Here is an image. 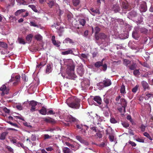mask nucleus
<instances>
[{
    "label": "nucleus",
    "instance_id": "obj_1",
    "mask_svg": "<svg viewBox=\"0 0 153 153\" xmlns=\"http://www.w3.org/2000/svg\"><path fill=\"white\" fill-rule=\"evenodd\" d=\"M63 61L64 65L67 66L66 72L69 78L71 79H74L76 76L74 73L75 65L73 60L71 59H65Z\"/></svg>",
    "mask_w": 153,
    "mask_h": 153
},
{
    "label": "nucleus",
    "instance_id": "obj_2",
    "mask_svg": "<svg viewBox=\"0 0 153 153\" xmlns=\"http://www.w3.org/2000/svg\"><path fill=\"white\" fill-rule=\"evenodd\" d=\"M80 100L75 97L71 96L67 99L66 103L69 107L75 109L80 107Z\"/></svg>",
    "mask_w": 153,
    "mask_h": 153
},
{
    "label": "nucleus",
    "instance_id": "obj_3",
    "mask_svg": "<svg viewBox=\"0 0 153 153\" xmlns=\"http://www.w3.org/2000/svg\"><path fill=\"white\" fill-rule=\"evenodd\" d=\"M100 39L104 40L102 43L104 46L106 47L110 43V39L107 38L106 36L103 33H100L99 35Z\"/></svg>",
    "mask_w": 153,
    "mask_h": 153
},
{
    "label": "nucleus",
    "instance_id": "obj_4",
    "mask_svg": "<svg viewBox=\"0 0 153 153\" xmlns=\"http://www.w3.org/2000/svg\"><path fill=\"white\" fill-rule=\"evenodd\" d=\"M111 83V80L109 79H107L104 80L103 82H100L97 83V85L103 88L110 86Z\"/></svg>",
    "mask_w": 153,
    "mask_h": 153
},
{
    "label": "nucleus",
    "instance_id": "obj_5",
    "mask_svg": "<svg viewBox=\"0 0 153 153\" xmlns=\"http://www.w3.org/2000/svg\"><path fill=\"white\" fill-rule=\"evenodd\" d=\"M139 27H136L134 28V30L132 32V37L136 40H138L140 37L139 34Z\"/></svg>",
    "mask_w": 153,
    "mask_h": 153
},
{
    "label": "nucleus",
    "instance_id": "obj_6",
    "mask_svg": "<svg viewBox=\"0 0 153 153\" xmlns=\"http://www.w3.org/2000/svg\"><path fill=\"white\" fill-rule=\"evenodd\" d=\"M90 81L87 79H85L81 82V85L82 87V90H85L90 85Z\"/></svg>",
    "mask_w": 153,
    "mask_h": 153
},
{
    "label": "nucleus",
    "instance_id": "obj_7",
    "mask_svg": "<svg viewBox=\"0 0 153 153\" xmlns=\"http://www.w3.org/2000/svg\"><path fill=\"white\" fill-rule=\"evenodd\" d=\"M76 127L77 129H81L82 134L85 135L86 130H85V129L87 130L88 128V126L85 125H83L82 124H77L76 125Z\"/></svg>",
    "mask_w": 153,
    "mask_h": 153
},
{
    "label": "nucleus",
    "instance_id": "obj_8",
    "mask_svg": "<svg viewBox=\"0 0 153 153\" xmlns=\"http://www.w3.org/2000/svg\"><path fill=\"white\" fill-rule=\"evenodd\" d=\"M77 72L78 74L80 76H82L84 73V69L83 65L82 64H79L77 67Z\"/></svg>",
    "mask_w": 153,
    "mask_h": 153
},
{
    "label": "nucleus",
    "instance_id": "obj_9",
    "mask_svg": "<svg viewBox=\"0 0 153 153\" xmlns=\"http://www.w3.org/2000/svg\"><path fill=\"white\" fill-rule=\"evenodd\" d=\"M117 21L121 25L124 24L125 25L126 28H128V30H130L131 29V27L130 25L126 22L124 23L123 20L121 19H117Z\"/></svg>",
    "mask_w": 153,
    "mask_h": 153
},
{
    "label": "nucleus",
    "instance_id": "obj_10",
    "mask_svg": "<svg viewBox=\"0 0 153 153\" xmlns=\"http://www.w3.org/2000/svg\"><path fill=\"white\" fill-rule=\"evenodd\" d=\"M0 90L2 91L1 93L2 96H4L5 94H7L8 93L9 90L7 89L4 85H3L0 88Z\"/></svg>",
    "mask_w": 153,
    "mask_h": 153
},
{
    "label": "nucleus",
    "instance_id": "obj_11",
    "mask_svg": "<svg viewBox=\"0 0 153 153\" xmlns=\"http://www.w3.org/2000/svg\"><path fill=\"white\" fill-rule=\"evenodd\" d=\"M66 121L70 122H74L76 121V119L71 115H68L66 117L63 118Z\"/></svg>",
    "mask_w": 153,
    "mask_h": 153
},
{
    "label": "nucleus",
    "instance_id": "obj_12",
    "mask_svg": "<svg viewBox=\"0 0 153 153\" xmlns=\"http://www.w3.org/2000/svg\"><path fill=\"white\" fill-rule=\"evenodd\" d=\"M140 10L141 12H145L146 11L147 7L145 2H143L141 4Z\"/></svg>",
    "mask_w": 153,
    "mask_h": 153
},
{
    "label": "nucleus",
    "instance_id": "obj_13",
    "mask_svg": "<svg viewBox=\"0 0 153 153\" xmlns=\"http://www.w3.org/2000/svg\"><path fill=\"white\" fill-rule=\"evenodd\" d=\"M89 11L90 13L93 16H95L97 15H100V13L98 10L97 9L96 10H94L93 8H91L90 9L91 12L88 10Z\"/></svg>",
    "mask_w": 153,
    "mask_h": 153
},
{
    "label": "nucleus",
    "instance_id": "obj_14",
    "mask_svg": "<svg viewBox=\"0 0 153 153\" xmlns=\"http://www.w3.org/2000/svg\"><path fill=\"white\" fill-rule=\"evenodd\" d=\"M55 36H52V41L53 44L56 46L57 47H59L60 44V42L58 41H57L55 40Z\"/></svg>",
    "mask_w": 153,
    "mask_h": 153
},
{
    "label": "nucleus",
    "instance_id": "obj_15",
    "mask_svg": "<svg viewBox=\"0 0 153 153\" xmlns=\"http://www.w3.org/2000/svg\"><path fill=\"white\" fill-rule=\"evenodd\" d=\"M120 103L122 107L124 108V112H126V107L127 105V102L125 99L123 98L120 99Z\"/></svg>",
    "mask_w": 153,
    "mask_h": 153
},
{
    "label": "nucleus",
    "instance_id": "obj_16",
    "mask_svg": "<svg viewBox=\"0 0 153 153\" xmlns=\"http://www.w3.org/2000/svg\"><path fill=\"white\" fill-rule=\"evenodd\" d=\"M79 145L77 143L75 142L73 144H71V148L73 150L76 151L79 148Z\"/></svg>",
    "mask_w": 153,
    "mask_h": 153
},
{
    "label": "nucleus",
    "instance_id": "obj_17",
    "mask_svg": "<svg viewBox=\"0 0 153 153\" xmlns=\"http://www.w3.org/2000/svg\"><path fill=\"white\" fill-rule=\"evenodd\" d=\"M61 54L63 55H67L69 54H73V51L72 50L70 49L69 48L67 50L64 51H62L61 53Z\"/></svg>",
    "mask_w": 153,
    "mask_h": 153
},
{
    "label": "nucleus",
    "instance_id": "obj_18",
    "mask_svg": "<svg viewBox=\"0 0 153 153\" xmlns=\"http://www.w3.org/2000/svg\"><path fill=\"white\" fill-rule=\"evenodd\" d=\"M141 84L145 90L146 89L149 90L150 89V88L148 83L144 81H143L141 82Z\"/></svg>",
    "mask_w": 153,
    "mask_h": 153
},
{
    "label": "nucleus",
    "instance_id": "obj_19",
    "mask_svg": "<svg viewBox=\"0 0 153 153\" xmlns=\"http://www.w3.org/2000/svg\"><path fill=\"white\" fill-rule=\"evenodd\" d=\"M89 19L88 17H85V19H80L79 20V23L82 26H83L85 25V24L86 23V21H88Z\"/></svg>",
    "mask_w": 153,
    "mask_h": 153
},
{
    "label": "nucleus",
    "instance_id": "obj_20",
    "mask_svg": "<svg viewBox=\"0 0 153 153\" xmlns=\"http://www.w3.org/2000/svg\"><path fill=\"white\" fill-rule=\"evenodd\" d=\"M43 119L44 121L47 123H54L55 122L54 120L50 117L44 118Z\"/></svg>",
    "mask_w": 153,
    "mask_h": 153
},
{
    "label": "nucleus",
    "instance_id": "obj_21",
    "mask_svg": "<svg viewBox=\"0 0 153 153\" xmlns=\"http://www.w3.org/2000/svg\"><path fill=\"white\" fill-rule=\"evenodd\" d=\"M94 100L98 104L100 105L101 103L102 100L101 98L99 96H96L94 98Z\"/></svg>",
    "mask_w": 153,
    "mask_h": 153
},
{
    "label": "nucleus",
    "instance_id": "obj_22",
    "mask_svg": "<svg viewBox=\"0 0 153 153\" xmlns=\"http://www.w3.org/2000/svg\"><path fill=\"white\" fill-rule=\"evenodd\" d=\"M75 55L76 56L77 55L83 61V60L84 59H86L87 58V55L84 53H82L81 54H79L78 55L77 54Z\"/></svg>",
    "mask_w": 153,
    "mask_h": 153
},
{
    "label": "nucleus",
    "instance_id": "obj_23",
    "mask_svg": "<svg viewBox=\"0 0 153 153\" xmlns=\"http://www.w3.org/2000/svg\"><path fill=\"white\" fill-rule=\"evenodd\" d=\"M63 43H69L70 44H72L74 42L71 39L68 38H67L63 41Z\"/></svg>",
    "mask_w": 153,
    "mask_h": 153
},
{
    "label": "nucleus",
    "instance_id": "obj_24",
    "mask_svg": "<svg viewBox=\"0 0 153 153\" xmlns=\"http://www.w3.org/2000/svg\"><path fill=\"white\" fill-rule=\"evenodd\" d=\"M39 112L41 114L45 115L47 114L46 109L45 107H42V108L39 110Z\"/></svg>",
    "mask_w": 153,
    "mask_h": 153
},
{
    "label": "nucleus",
    "instance_id": "obj_25",
    "mask_svg": "<svg viewBox=\"0 0 153 153\" xmlns=\"http://www.w3.org/2000/svg\"><path fill=\"white\" fill-rule=\"evenodd\" d=\"M112 10L114 11L115 12H117L119 11L120 7H119L117 4L113 6L112 8Z\"/></svg>",
    "mask_w": 153,
    "mask_h": 153
},
{
    "label": "nucleus",
    "instance_id": "obj_26",
    "mask_svg": "<svg viewBox=\"0 0 153 153\" xmlns=\"http://www.w3.org/2000/svg\"><path fill=\"white\" fill-rule=\"evenodd\" d=\"M59 23H56V24L54 23V24L52 25V27H55L57 30H59L60 29H63V27H59Z\"/></svg>",
    "mask_w": 153,
    "mask_h": 153
},
{
    "label": "nucleus",
    "instance_id": "obj_27",
    "mask_svg": "<svg viewBox=\"0 0 153 153\" xmlns=\"http://www.w3.org/2000/svg\"><path fill=\"white\" fill-rule=\"evenodd\" d=\"M7 134V132H4L2 133L0 135V139L1 140H4L5 139Z\"/></svg>",
    "mask_w": 153,
    "mask_h": 153
},
{
    "label": "nucleus",
    "instance_id": "obj_28",
    "mask_svg": "<svg viewBox=\"0 0 153 153\" xmlns=\"http://www.w3.org/2000/svg\"><path fill=\"white\" fill-rule=\"evenodd\" d=\"M62 151L64 153H71L70 149L67 147H63L62 149Z\"/></svg>",
    "mask_w": 153,
    "mask_h": 153
},
{
    "label": "nucleus",
    "instance_id": "obj_29",
    "mask_svg": "<svg viewBox=\"0 0 153 153\" xmlns=\"http://www.w3.org/2000/svg\"><path fill=\"white\" fill-rule=\"evenodd\" d=\"M120 92L121 94H123L126 93L125 86L123 84L122 85L121 87L120 90Z\"/></svg>",
    "mask_w": 153,
    "mask_h": 153
},
{
    "label": "nucleus",
    "instance_id": "obj_30",
    "mask_svg": "<svg viewBox=\"0 0 153 153\" xmlns=\"http://www.w3.org/2000/svg\"><path fill=\"white\" fill-rule=\"evenodd\" d=\"M35 39L38 41H41L42 40V37L39 34H37L35 36Z\"/></svg>",
    "mask_w": 153,
    "mask_h": 153
},
{
    "label": "nucleus",
    "instance_id": "obj_31",
    "mask_svg": "<svg viewBox=\"0 0 153 153\" xmlns=\"http://www.w3.org/2000/svg\"><path fill=\"white\" fill-rule=\"evenodd\" d=\"M16 146H17L19 147H21L23 149H27V147L25 146L23 143H21L20 142H18L17 143H16Z\"/></svg>",
    "mask_w": 153,
    "mask_h": 153
},
{
    "label": "nucleus",
    "instance_id": "obj_32",
    "mask_svg": "<svg viewBox=\"0 0 153 153\" xmlns=\"http://www.w3.org/2000/svg\"><path fill=\"white\" fill-rule=\"evenodd\" d=\"M28 7L30 8L35 12H38V10L35 5L33 4L29 5H28Z\"/></svg>",
    "mask_w": 153,
    "mask_h": 153
},
{
    "label": "nucleus",
    "instance_id": "obj_33",
    "mask_svg": "<svg viewBox=\"0 0 153 153\" xmlns=\"http://www.w3.org/2000/svg\"><path fill=\"white\" fill-rule=\"evenodd\" d=\"M33 35L32 34H29L26 37V39L28 41L30 42L32 39Z\"/></svg>",
    "mask_w": 153,
    "mask_h": 153
},
{
    "label": "nucleus",
    "instance_id": "obj_34",
    "mask_svg": "<svg viewBox=\"0 0 153 153\" xmlns=\"http://www.w3.org/2000/svg\"><path fill=\"white\" fill-rule=\"evenodd\" d=\"M18 41L20 44L24 45L26 43L24 39L22 38L19 37L18 39Z\"/></svg>",
    "mask_w": 153,
    "mask_h": 153
},
{
    "label": "nucleus",
    "instance_id": "obj_35",
    "mask_svg": "<svg viewBox=\"0 0 153 153\" xmlns=\"http://www.w3.org/2000/svg\"><path fill=\"white\" fill-rule=\"evenodd\" d=\"M102 65V62H97L95 64V66L96 67L99 68Z\"/></svg>",
    "mask_w": 153,
    "mask_h": 153
},
{
    "label": "nucleus",
    "instance_id": "obj_36",
    "mask_svg": "<svg viewBox=\"0 0 153 153\" xmlns=\"http://www.w3.org/2000/svg\"><path fill=\"white\" fill-rule=\"evenodd\" d=\"M148 31V30L145 28H139V31H140L142 33H146Z\"/></svg>",
    "mask_w": 153,
    "mask_h": 153
},
{
    "label": "nucleus",
    "instance_id": "obj_37",
    "mask_svg": "<svg viewBox=\"0 0 153 153\" xmlns=\"http://www.w3.org/2000/svg\"><path fill=\"white\" fill-rule=\"evenodd\" d=\"M143 135L144 136L148 138L150 140H152V138L150 136V135L147 132H145L143 133Z\"/></svg>",
    "mask_w": 153,
    "mask_h": 153
},
{
    "label": "nucleus",
    "instance_id": "obj_38",
    "mask_svg": "<svg viewBox=\"0 0 153 153\" xmlns=\"http://www.w3.org/2000/svg\"><path fill=\"white\" fill-rule=\"evenodd\" d=\"M20 79V77L19 76H16L15 77V79H16L15 80L16 82H14L13 83V84L14 85H16L17 84V83L19 81Z\"/></svg>",
    "mask_w": 153,
    "mask_h": 153
},
{
    "label": "nucleus",
    "instance_id": "obj_39",
    "mask_svg": "<svg viewBox=\"0 0 153 153\" xmlns=\"http://www.w3.org/2000/svg\"><path fill=\"white\" fill-rule=\"evenodd\" d=\"M122 7L124 9H127L128 8V4L126 2H123L122 3Z\"/></svg>",
    "mask_w": 153,
    "mask_h": 153
},
{
    "label": "nucleus",
    "instance_id": "obj_40",
    "mask_svg": "<svg viewBox=\"0 0 153 153\" xmlns=\"http://www.w3.org/2000/svg\"><path fill=\"white\" fill-rule=\"evenodd\" d=\"M73 4L75 6H76L79 3V0H72Z\"/></svg>",
    "mask_w": 153,
    "mask_h": 153
},
{
    "label": "nucleus",
    "instance_id": "obj_41",
    "mask_svg": "<svg viewBox=\"0 0 153 153\" xmlns=\"http://www.w3.org/2000/svg\"><path fill=\"white\" fill-rule=\"evenodd\" d=\"M52 69L50 65H47V68L46 69V72L48 73H49L51 72Z\"/></svg>",
    "mask_w": 153,
    "mask_h": 153
},
{
    "label": "nucleus",
    "instance_id": "obj_42",
    "mask_svg": "<svg viewBox=\"0 0 153 153\" xmlns=\"http://www.w3.org/2000/svg\"><path fill=\"white\" fill-rule=\"evenodd\" d=\"M17 2L20 4H23L24 5L27 4V3L24 0H16Z\"/></svg>",
    "mask_w": 153,
    "mask_h": 153
},
{
    "label": "nucleus",
    "instance_id": "obj_43",
    "mask_svg": "<svg viewBox=\"0 0 153 153\" xmlns=\"http://www.w3.org/2000/svg\"><path fill=\"white\" fill-rule=\"evenodd\" d=\"M129 14L131 17H135L137 15V13L135 11H132L130 12Z\"/></svg>",
    "mask_w": 153,
    "mask_h": 153
},
{
    "label": "nucleus",
    "instance_id": "obj_44",
    "mask_svg": "<svg viewBox=\"0 0 153 153\" xmlns=\"http://www.w3.org/2000/svg\"><path fill=\"white\" fill-rule=\"evenodd\" d=\"M25 11V10L24 9H21L18 10L15 13V14L16 16H18L21 13L24 12Z\"/></svg>",
    "mask_w": 153,
    "mask_h": 153
},
{
    "label": "nucleus",
    "instance_id": "obj_45",
    "mask_svg": "<svg viewBox=\"0 0 153 153\" xmlns=\"http://www.w3.org/2000/svg\"><path fill=\"white\" fill-rule=\"evenodd\" d=\"M130 62L129 60L127 59H125L123 61V64L126 66H128L130 63Z\"/></svg>",
    "mask_w": 153,
    "mask_h": 153
},
{
    "label": "nucleus",
    "instance_id": "obj_46",
    "mask_svg": "<svg viewBox=\"0 0 153 153\" xmlns=\"http://www.w3.org/2000/svg\"><path fill=\"white\" fill-rule=\"evenodd\" d=\"M76 138L81 143L84 142V140L82 139L81 137L79 136H76Z\"/></svg>",
    "mask_w": 153,
    "mask_h": 153
},
{
    "label": "nucleus",
    "instance_id": "obj_47",
    "mask_svg": "<svg viewBox=\"0 0 153 153\" xmlns=\"http://www.w3.org/2000/svg\"><path fill=\"white\" fill-rule=\"evenodd\" d=\"M0 46L4 48H6L7 45L6 44L3 42H0Z\"/></svg>",
    "mask_w": 153,
    "mask_h": 153
},
{
    "label": "nucleus",
    "instance_id": "obj_48",
    "mask_svg": "<svg viewBox=\"0 0 153 153\" xmlns=\"http://www.w3.org/2000/svg\"><path fill=\"white\" fill-rule=\"evenodd\" d=\"M133 74L135 76H137L140 75V73L139 70H135L134 71Z\"/></svg>",
    "mask_w": 153,
    "mask_h": 153
},
{
    "label": "nucleus",
    "instance_id": "obj_49",
    "mask_svg": "<svg viewBox=\"0 0 153 153\" xmlns=\"http://www.w3.org/2000/svg\"><path fill=\"white\" fill-rule=\"evenodd\" d=\"M152 94L150 93H147L146 94V96L145 97L146 100H148L149 98L151 97Z\"/></svg>",
    "mask_w": 153,
    "mask_h": 153
},
{
    "label": "nucleus",
    "instance_id": "obj_50",
    "mask_svg": "<svg viewBox=\"0 0 153 153\" xmlns=\"http://www.w3.org/2000/svg\"><path fill=\"white\" fill-rule=\"evenodd\" d=\"M54 3V1L53 0L49 2H48L49 6L51 7L53 6Z\"/></svg>",
    "mask_w": 153,
    "mask_h": 153
},
{
    "label": "nucleus",
    "instance_id": "obj_51",
    "mask_svg": "<svg viewBox=\"0 0 153 153\" xmlns=\"http://www.w3.org/2000/svg\"><path fill=\"white\" fill-rule=\"evenodd\" d=\"M138 86L136 85L133 88L132 90V92L133 93H136L137 91Z\"/></svg>",
    "mask_w": 153,
    "mask_h": 153
},
{
    "label": "nucleus",
    "instance_id": "obj_52",
    "mask_svg": "<svg viewBox=\"0 0 153 153\" xmlns=\"http://www.w3.org/2000/svg\"><path fill=\"white\" fill-rule=\"evenodd\" d=\"M136 68V65L135 64L131 65L129 67V68L131 70H134Z\"/></svg>",
    "mask_w": 153,
    "mask_h": 153
},
{
    "label": "nucleus",
    "instance_id": "obj_53",
    "mask_svg": "<svg viewBox=\"0 0 153 153\" xmlns=\"http://www.w3.org/2000/svg\"><path fill=\"white\" fill-rule=\"evenodd\" d=\"M37 102L34 101H33L31 102L30 103V105L32 107H35V106L37 105Z\"/></svg>",
    "mask_w": 153,
    "mask_h": 153
},
{
    "label": "nucleus",
    "instance_id": "obj_54",
    "mask_svg": "<svg viewBox=\"0 0 153 153\" xmlns=\"http://www.w3.org/2000/svg\"><path fill=\"white\" fill-rule=\"evenodd\" d=\"M104 101L105 103L106 104V106L105 107H106L107 109H108V107L107 105L109 103V100L107 98H104Z\"/></svg>",
    "mask_w": 153,
    "mask_h": 153
},
{
    "label": "nucleus",
    "instance_id": "obj_55",
    "mask_svg": "<svg viewBox=\"0 0 153 153\" xmlns=\"http://www.w3.org/2000/svg\"><path fill=\"white\" fill-rule=\"evenodd\" d=\"M10 141L11 143L14 144L15 145H16V143L18 142L17 140L15 139H12L10 140Z\"/></svg>",
    "mask_w": 153,
    "mask_h": 153
},
{
    "label": "nucleus",
    "instance_id": "obj_56",
    "mask_svg": "<svg viewBox=\"0 0 153 153\" xmlns=\"http://www.w3.org/2000/svg\"><path fill=\"white\" fill-rule=\"evenodd\" d=\"M106 108V109L108 110H106L104 111V114L105 116L106 117H108L109 115V113L108 112L109 110L108 109H107L106 107H105Z\"/></svg>",
    "mask_w": 153,
    "mask_h": 153
},
{
    "label": "nucleus",
    "instance_id": "obj_57",
    "mask_svg": "<svg viewBox=\"0 0 153 153\" xmlns=\"http://www.w3.org/2000/svg\"><path fill=\"white\" fill-rule=\"evenodd\" d=\"M46 64V62H41L40 63L39 65H37V67L38 68H41L40 67L41 66H42L45 65Z\"/></svg>",
    "mask_w": 153,
    "mask_h": 153
},
{
    "label": "nucleus",
    "instance_id": "obj_58",
    "mask_svg": "<svg viewBox=\"0 0 153 153\" xmlns=\"http://www.w3.org/2000/svg\"><path fill=\"white\" fill-rule=\"evenodd\" d=\"M36 139V136L35 134H32L31 137V140L33 141H35Z\"/></svg>",
    "mask_w": 153,
    "mask_h": 153
},
{
    "label": "nucleus",
    "instance_id": "obj_59",
    "mask_svg": "<svg viewBox=\"0 0 153 153\" xmlns=\"http://www.w3.org/2000/svg\"><path fill=\"white\" fill-rule=\"evenodd\" d=\"M67 17L69 20H71L73 18V15L71 13H69L67 14Z\"/></svg>",
    "mask_w": 153,
    "mask_h": 153
},
{
    "label": "nucleus",
    "instance_id": "obj_60",
    "mask_svg": "<svg viewBox=\"0 0 153 153\" xmlns=\"http://www.w3.org/2000/svg\"><path fill=\"white\" fill-rule=\"evenodd\" d=\"M16 108L19 110H21L22 109V107L20 104H19L16 105Z\"/></svg>",
    "mask_w": 153,
    "mask_h": 153
},
{
    "label": "nucleus",
    "instance_id": "obj_61",
    "mask_svg": "<svg viewBox=\"0 0 153 153\" xmlns=\"http://www.w3.org/2000/svg\"><path fill=\"white\" fill-rule=\"evenodd\" d=\"M7 123L13 126L16 127H18V126L16 123H13L10 121H8L7 122Z\"/></svg>",
    "mask_w": 153,
    "mask_h": 153
},
{
    "label": "nucleus",
    "instance_id": "obj_62",
    "mask_svg": "<svg viewBox=\"0 0 153 153\" xmlns=\"http://www.w3.org/2000/svg\"><path fill=\"white\" fill-rule=\"evenodd\" d=\"M110 121L111 123H115L117 122L115 119L114 118H111L110 119Z\"/></svg>",
    "mask_w": 153,
    "mask_h": 153
},
{
    "label": "nucleus",
    "instance_id": "obj_63",
    "mask_svg": "<svg viewBox=\"0 0 153 153\" xmlns=\"http://www.w3.org/2000/svg\"><path fill=\"white\" fill-rule=\"evenodd\" d=\"M126 118L128 120H129L130 122H131V123H133V120L131 119V117L130 115H128L127 116Z\"/></svg>",
    "mask_w": 153,
    "mask_h": 153
},
{
    "label": "nucleus",
    "instance_id": "obj_64",
    "mask_svg": "<svg viewBox=\"0 0 153 153\" xmlns=\"http://www.w3.org/2000/svg\"><path fill=\"white\" fill-rule=\"evenodd\" d=\"M109 138L110 141L111 142H112L114 140V137L113 135H110L109 136Z\"/></svg>",
    "mask_w": 153,
    "mask_h": 153
}]
</instances>
